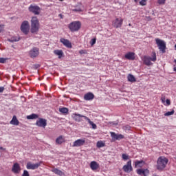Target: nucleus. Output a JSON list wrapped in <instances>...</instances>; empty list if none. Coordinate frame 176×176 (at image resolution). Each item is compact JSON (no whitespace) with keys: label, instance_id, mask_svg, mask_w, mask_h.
<instances>
[{"label":"nucleus","instance_id":"nucleus-27","mask_svg":"<svg viewBox=\"0 0 176 176\" xmlns=\"http://www.w3.org/2000/svg\"><path fill=\"white\" fill-rule=\"evenodd\" d=\"M8 42H19V41H20V37H17V36H12L10 38L8 39Z\"/></svg>","mask_w":176,"mask_h":176},{"label":"nucleus","instance_id":"nucleus-46","mask_svg":"<svg viewBox=\"0 0 176 176\" xmlns=\"http://www.w3.org/2000/svg\"><path fill=\"white\" fill-rule=\"evenodd\" d=\"M111 124H114L115 126H118V122H111Z\"/></svg>","mask_w":176,"mask_h":176},{"label":"nucleus","instance_id":"nucleus-13","mask_svg":"<svg viewBox=\"0 0 176 176\" xmlns=\"http://www.w3.org/2000/svg\"><path fill=\"white\" fill-rule=\"evenodd\" d=\"M72 118H73V119L76 121V122H82V120H83L82 119V118H84V119H85V118H87V116H83V115H81V114H79V113H73L72 114Z\"/></svg>","mask_w":176,"mask_h":176},{"label":"nucleus","instance_id":"nucleus-23","mask_svg":"<svg viewBox=\"0 0 176 176\" xmlns=\"http://www.w3.org/2000/svg\"><path fill=\"white\" fill-rule=\"evenodd\" d=\"M63 142H65V139L63 138V135H60L56 139V144H57L58 145H61Z\"/></svg>","mask_w":176,"mask_h":176},{"label":"nucleus","instance_id":"nucleus-5","mask_svg":"<svg viewBox=\"0 0 176 176\" xmlns=\"http://www.w3.org/2000/svg\"><path fill=\"white\" fill-rule=\"evenodd\" d=\"M21 31H22L25 35H28V32H30V23L28 21H24L21 23Z\"/></svg>","mask_w":176,"mask_h":176},{"label":"nucleus","instance_id":"nucleus-3","mask_svg":"<svg viewBox=\"0 0 176 176\" xmlns=\"http://www.w3.org/2000/svg\"><path fill=\"white\" fill-rule=\"evenodd\" d=\"M151 61H156V52H153V57L151 58V56H144L143 57V63L145 64V65H147V67H151V65H153V63Z\"/></svg>","mask_w":176,"mask_h":176},{"label":"nucleus","instance_id":"nucleus-33","mask_svg":"<svg viewBox=\"0 0 176 176\" xmlns=\"http://www.w3.org/2000/svg\"><path fill=\"white\" fill-rule=\"evenodd\" d=\"M175 111L173 109L171 111H168L164 114V116H171V115H174Z\"/></svg>","mask_w":176,"mask_h":176},{"label":"nucleus","instance_id":"nucleus-38","mask_svg":"<svg viewBox=\"0 0 176 176\" xmlns=\"http://www.w3.org/2000/svg\"><path fill=\"white\" fill-rule=\"evenodd\" d=\"M21 176H30V173H28V170H23V173Z\"/></svg>","mask_w":176,"mask_h":176},{"label":"nucleus","instance_id":"nucleus-34","mask_svg":"<svg viewBox=\"0 0 176 176\" xmlns=\"http://www.w3.org/2000/svg\"><path fill=\"white\" fill-rule=\"evenodd\" d=\"M122 129L125 131H130V129H131V126H130V125H125L124 126H122Z\"/></svg>","mask_w":176,"mask_h":176},{"label":"nucleus","instance_id":"nucleus-4","mask_svg":"<svg viewBox=\"0 0 176 176\" xmlns=\"http://www.w3.org/2000/svg\"><path fill=\"white\" fill-rule=\"evenodd\" d=\"M68 27L72 32H76V31H79L80 30L82 23L79 21H74L72 22Z\"/></svg>","mask_w":176,"mask_h":176},{"label":"nucleus","instance_id":"nucleus-19","mask_svg":"<svg viewBox=\"0 0 176 176\" xmlns=\"http://www.w3.org/2000/svg\"><path fill=\"white\" fill-rule=\"evenodd\" d=\"M94 98V94L91 92H89L84 96V99L86 101H90Z\"/></svg>","mask_w":176,"mask_h":176},{"label":"nucleus","instance_id":"nucleus-36","mask_svg":"<svg viewBox=\"0 0 176 176\" xmlns=\"http://www.w3.org/2000/svg\"><path fill=\"white\" fill-rule=\"evenodd\" d=\"M122 157L123 160H129V155L126 154H122Z\"/></svg>","mask_w":176,"mask_h":176},{"label":"nucleus","instance_id":"nucleus-50","mask_svg":"<svg viewBox=\"0 0 176 176\" xmlns=\"http://www.w3.org/2000/svg\"><path fill=\"white\" fill-rule=\"evenodd\" d=\"M2 30H3V28L2 26L0 25V32L2 31Z\"/></svg>","mask_w":176,"mask_h":176},{"label":"nucleus","instance_id":"nucleus-48","mask_svg":"<svg viewBox=\"0 0 176 176\" xmlns=\"http://www.w3.org/2000/svg\"><path fill=\"white\" fill-rule=\"evenodd\" d=\"M59 17H60V19H64V16H63L62 14H59Z\"/></svg>","mask_w":176,"mask_h":176},{"label":"nucleus","instance_id":"nucleus-12","mask_svg":"<svg viewBox=\"0 0 176 176\" xmlns=\"http://www.w3.org/2000/svg\"><path fill=\"white\" fill-rule=\"evenodd\" d=\"M124 173H131L133 171V166H131V160L127 162L126 164L122 168Z\"/></svg>","mask_w":176,"mask_h":176},{"label":"nucleus","instance_id":"nucleus-15","mask_svg":"<svg viewBox=\"0 0 176 176\" xmlns=\"http://www.w3.org/2000/svg\"><path fill=\"white\" fill-rule=\"evenodd\" d=\"M137 174H138V175H141V176H148L149 175V170H148V168L146 169H137L136 170Z\"/></svg>","mask_w":176,"mask_h":176},{"label":"nucleus","instance_id":"nucleus-52","mask_svg":"<svg viewBox=\"0 0 176 176\" xmlns=\"http://www.w3.org/2000/svg\"><path fill=\"white\" fill-rule=\"evenodd\" d=\"M175 50H176V44L175 45Z\"/></svg>","mask_w":176,"mask_h":176},{"label":"nucleus","instance_id":"nucleus-47","mask_svg":"<svg viewBox=\"0 0 176 176\" xmlns=\"http://www.w3.org/2000/svg\"><path fill=\"white\" fill-rule=\"evenodd\" d=\"M74 12H81L80 9H74L73 10Z\"/></svg>","mask_w":176,"mask_h":176},{"label":"nucleus","instance_id":"nucleus-54","mask_svg":"<svg viewBox=\"0 0 176 176\" xmlns=\"http://www.w3.org/2000/svg\"><path fill=\"white\" fill-rule=\"evenodd\" d=\"M59 1H64V0H59Z\"/></svg>","mask_w":176,"mask_h":176},{"label":"nucleus","instance_id":"nucleus-55","mask_svg":"<svg viewBox=\"0 0 176 176\" xmlns=\"http://www.w3.org/2000/svg\"><path fill=\"white\" fill-rule=\"evenodd\" d=\"M175 160H176V157H175Z\"/></svg>","mask_w":176,"mask_h":176},{"label":"nucleus","instance_id":"nucleus-18","mask_svg":"<svg viewBox=\"0 0 176 176\" xmlns=\"http://www.w3.org/2000/svg\"><path fill=\"white\" fill-rule=\"evenodd\" d=\"M111 137L114 138V140H116L118 141H120V140H123L124 138V135L122 134H116L115 132H111Z\"/></svg>","mask_w":176,"mask_h":176},{"label":"nucleus","instance_id":"nucleus-6","mask_svg":"<svg viewBox=\"0 0 176 176\" xmlns=\"http://www.w3.org/2000/svg\"><path fill=\"white\" fill-rule=\"evenodd\" d=\"M155 42L158 46V49L162 52V53H166V42L163 40H160V38H156Z\"/></svg>","mask_w":176,"mask_h":176},{"label":"nucleus","instance_id":"nucleus-51","mask_svg":"<svg viewBox=\"0 0 176 176\" xmlns=\"http://www.w3.org/2000/svg\"><path fill=\"white\" fill-rule=\"evenodd\" d=\"M129 27H131V23H129Z\"/></svg>","mask_w":176,"mask_h":176},{"label":"nucleus","instance_id":"nucleus-43","mask_svg":"<svg viewBox=\"0 0 176 176\" xmlns=\"http://www.w3.org/2000/svg\"><path fill=\"white\" fill-rule=\"evenodd\" d=\"M166 103L167 105H171V102L170 101V99H166Z\"/></svg>","mask_w":176,"mask_h":176},{"label":"nucleus","instance_id":"nucleus-37","mask_svg":"<svg viewBox=\"0 0 176 176\" xmlns=\"http://www.w3.org/2000/svg\"><path fill=\"white\" fill-rule=\"evenodd\" d=\"M6 58H0V63L1 64H5L6 63Z\"/></svg>","mask_w":176,"mask_h":176},{"label":"nucleus","instance_id":"nucleus-53","mask_svg":"<svg viewBox=\"0 0 176 176\" xmlns=\"http://www.w3.org/2000/svg\"><path fill=\"white\" fill-rule=\"evenodd\" d=\"M135 2H138V0H135Z\"/></svg>","mask_w":176,"mask_h":176},{"label":"nucleus","instance_id":"nucleus-45","mask_svg":"<svg viewBox=\"0 0 176 176\" xmlns=\"http://www.w3.org/2000/svg\"><path fill=\"white\" fill-rule=\"evenodd\" d=\"M3 90H5V87H0V93H3Z\"/></svg>","mask_w":176,"mask_h":176},{"label":"nucleus","instance_id":"nucleus-21","mask_svg":"<svg viewBox=\"0 0 176 176\" xmlns=\"http://www.w3.org/2000/svg\"><path fill=\"white\" fill-rule=\"evenodd\" d=\"M90 167H91V170H93L94 171V170H97L100 167V165H98L97 162L92 161L90 163Z\"/></svg>","mask_w":176,"mask_h":176},{"label":"nucleus","instance_id":"nucleus-16","mask_svg":"<svg viewBox=\"0 0 176 176\" xmlns=\"http://www.w3.org/2000/svg\"><path fill=\"white\" fill-rule=\"evenodd\" d=\"M122 24H123V19H122V18H117L113 23V26L116 28H120Z\"/></svg>","mask_w":176,"mask_h":176},{"label":"nucleus","instance_id":"nucleus-20","mask_svg":"<svg viewBox=\"0 0 176 176\" xmlns=\"http://www.w3.org/2000/svg\"><path fill=\"white\" fill-rule=\"evenodd\" d=\"M125 58L127 60H135V54L134 52H129L125 54Z\"/></svg>","mask_w":176,"mask_h":176},{"label":"nucleus","instance_id":"nucleus-28","mask_svg":"<svg viewBox=\"0 0 176 176\" xmlns=\"http://www.w3.org/2000/svg\"><path fill=\"white\" fill-rule=\"evenodd\" d=\"M127 79L129 82H137L135 77H134L133 74H129L127 76Z\"/></svg>","mask_w":176,"mask_h":176},{"label":"nucleus","instance_id":"nucleus-42","mask_svg":"<svg viewBox=\"0 0 176 176\" xmlns=\"http://www.w3.org/2000/svg\"><path fill=\"white\" fill-rule=\"evenodd\" d=\"M80 54H86V50H81L79 51Z\"/></svg>","mask_w":176,"mask_h":176},{"label":"nucleus","instance_id":"nucleus-9","mask_svg":"<svg viewBox=\"0 0 176 176\" xmlns=\"http://www.w3.org/2000/svg\"><path fill=\"white\" fill-rule=\"evenodd\" d=\"M36 126L45 129V127L47 126V120L44 118H38V120H37L36 122Z\"/></svg>","mask_w":176,"mask_h":176},{"label":"nucleus","instance_id":"nucleus-14","mask_svg":"<svg viewBox=\"0 0 176 176\" xmlns=\"http://www.w3.org/2000/svg\"><path fill=\"white\" fill-rule=\"evenodd\" d=\"M60 41L61 43H63V45H64V46H65L66 47H68L69 49L72 48V43L69 42V40L61 38Z\"/></svg>","mask_w":176,"mask_h":176},{"label":"nucleus","instance_id":"nucleus-17","mask_svg":"<svg viewBox=\"0 0 176 176\" xmlns=\"http://www.w3.org/2000/svg\"><path fill=\"white\" fill-rule=\"evenodd\" d=\"M85 142L86 140L83 139H78L74 142L73 146H82V145H85Z\"/></svg>","mask_w":176,"mask_h":176},{"label":"nucleus","instance_id":"nucleus-25","mask_svg":"<svg viewBox=\"0 0 176 176\" xmlns=\"http://www.w3.org/2000/svg\"><path fill=\"white\" fill-rule=\"evenodd\" d=\"M54 54L56 56H58V58H61L63 56H64V52H63V50H54Z\"/></svg>","mask_w":176,"mask_h":176},{"label":"nucleus","instance_id":"nucleus-41","mask_svg":"<svg viewBox=\"0 0 176 176\" xmlns=\"http://www.w3.org/2000/svg\"><path fill=\"white\" fill-rule=\"evenodd\" d=\"M39 67H41V65L38 64L33 65L34 69H38V68H39Z\"/></svg>","mask_w":176,"mask_h":176},{"label":"nucleus","instance_id":"nucleus-7","mask_svg":"<svg viewBox=\"0 0 176 176\" xmlns=\"http://www.w3.org/2000/svg\"><path fill=\"white\" fill-rule=\"evenodd\" d=\"M28 10L30 13H33V14L36 16L41 14V8L38 6L30 5L28 8Z\"/></svg>","mask_w":176,"mask_h":176},{"label":"nucleus","instance_id":"nucleus-39","mask_svg":"<svg viewBox=\"0 0 176 176\" xmlns=\"http://www.w3.org/2000/svg\"><path fill=\"white\" fill-rule=\"evenodd\" d=\"M159 5H164L166 3V0H158Z\"/></svg>","mask_w":176,"mask_h":176},{"label":"nucleus","instance_id":"nucleus-31","mask_svg":"<svg viewBox=\"0 0 176 176\" xmlns=\"http://www.w3.org/2000/svg\"><path fill=\"white\" fill-rule=\"evenodd\" d=\"M97 148H102L105 146V143L102 142V141H98L96 144Z\"/></svg>","mask_w":176,"mask_h":176},{"label":"nucleus","instance_id":"nucleus-35","mask_svg":"<svg viewBox=\"0 0 176 176\" xmlns=\"http://www.w3.org/2000/svg\"><path fill=\"white\" fill-rule=\"evenodd\" d=\"M140 5H141V6H145V5H146V0H142L140 1Z\"/></svg>","mask_w":176,"mask_h":176},{"label":"nucleus","instance_id":"nucleus-11","mask_svg":"<svg viewBox=\"0 0 176 176\" xmlns=\"http://www.w3.org/2000/svg\"><path fill=\"white\" fill-rule=\"evenodd\" d=\"M11 171L14 174H20L21 173V167L20 166V164L16 162L13 164Z\"/></svg>","mask_w":176,"mask_h":176},{"label":"nucleus","instance_id":"nucleus-30","mask_svg":"<svg viewBox=\"0 0 176 176\" xmlns=\"http://www.w3.org/2000/svg\"><path fill=\"white\" fill-rule=\"evenodd\" d=\"M38 118H39V116L35 113L27 116V119L28 120L38 119Z\"/></svg>","mask_w":176,"mask_h":176},{"label":"nucleus","instance_id":"nucleus-10","mask_svg":"<svg viewBox=\"0 0 176 176\" xmlns=\"http://www.w3.org/2000/svg\"><path fill=\"white\" fill-rule=\"evenodd\" d=\"M42 164V162H38L36 164H32L31 162H28L26 165V168L28 170H36L39 166Z\"/></svg>","mask_w":176,"mask_h":176},{"label":"nucleus","instance_id":"nucleus-1","mask_svg":"<svg viewBox=\"0 0 176 176\" xmlns=\"http://www.w3.org/2000/svg\"><path fill=\"white\" fill-rule=\"evenodd\" d=\"M168 163V159L164 156H160L157 160V170L159 171H163L167 166Z\"/></svg>","mask_w":176,"mask_h":176},{"label":"nucleus","instance_id":"nucleus-32","mask_svg":"<svg viewBox=\"0 0 176 176\" xmlns=\"http://www.w3.org/2000/svg\"><path fill=\"white\" fill-rule=\"evenodd\" d=\"M59 111L61 112V113H68V108L62 107L59 109Z\"/></svg>","mask_w":176,"mask_h":176},{"label":"nucleus","instance_id":"nucleus-29","mask_svg":"<svg viewBox=\"0 0 176 176\" xmlns=\"http://www.w3.org/2000/svg\"><path fill=\"white\" fill-rule=\"evenodd\" d=\"M144 163H145L143 160L141 161H136L135 162V167H142L144 166Z\"/></svg>","mask_w":176,"mask_h":176},{"label":"nucleus","instance_id":"nucleus-24","mask_svg":"<svg viewBox=\"0 0 176 176\" xmlns=\"http://www.w3.org/2000/svg\"><path fill=\"white\" fill-rule=\"evenodd\" d=\"M52 173H54V174H57V175L63 176L64 175V173L58 168H54L52 170Z\"/></svg>","mask_w":176,"mask_h":176},{"label":"nucleus","instance_id":"nucleus-26","mask_svg":"<svg viewBox=\"0 0 176 176\" xmlns=\"http://www.w3.org/2000/svg\"><path fill=\"white\" fill-rule=\"evenodd\" d=\"M85 120L88 121V123H89V124H91V126H92V129H94V130H96V129H97V125L96 124H94V122H93L91 120H90V118H87V117H85Z\"/></svg>","mask_w":176,"mask_h":176},{"label":"nucleus","instance_id":"nucleus-40","mask_svg":"<svg viewBox=\"0 0 176 176\" xmlns=\"http://www.w3.org/2000/svg\"><path fill=\"white\" fill-rule=\"evenodd\" d=\"M96 38H92L91 40V45L93 46V45H96Z\"/></svg>","mask_w":176,"mask_h":176},{"label":"nucleus","instance_id":"nucleus-22","mask_svg":"<svg viewBox=\"0 0 176 176\" xmlns=\"http://www.w3.org/2000/svg\"><path fill=\"white\" fill-rule=\"evenodd\" d=\"M10 124H13L14 126H19V124H20V122H19V120H17V117H16V116L12 117V119L10 121Z\"/></svg>","mask_w":176,"mask_h":176},{"label":"nucleus","instance_id":"nucleus-49","mask_svg":"<svg viewBox=\"0 0 176 176\" xmlns=\"http://www.w3.org/2000/svg\"><path fill=\"white\" fill-rule=\"evenodd\" d=\"M0 149H1V151H6V148H3V147L1 146V147H0Z\"/></svg>","mask_w":176,"mask_h":176},{"label":"nucleus","instance_id":"nucleus-8","mask_svg":"<svg viewBox=\"0 0 176 176\" xmlns=\"http://www.w3.org/2000/svg\"><path fill=\"white\" fill-rule=\"evenodd\" d=\"M30 56L31 58H35V57H38L39 56V48L36 47H34L30 52H29Z\"/></svg>","mask_w":176,"mask_h":176},{"label":"nucleus","instance_id":"nucleus-2","mask_svg":"<svg viewBox=\"0 0 176 176\" xmlns=\"http://www.w3.org/2000/svg\"><path fill=\"white\" fill-rule=\"evenodd\" d=\"M30 31L32 34H35L39 31V20L36 16L32 17Z\"/></svg>","mask_w":176,"mask_h":176},{"label":"nucleus","instance_id":"nucleus-44","mask_svg":"<svg viewBox=\"0 0 176 176\" xmlns=\"http://www.w3.org/2000/svg\"><path fill=\"white\" fill-rule=\"evenodd\" d=\"M161 100L162 102H166V96H162Z\"/></svg>","mask_w":176,"mask_h":176}]
</instances>
